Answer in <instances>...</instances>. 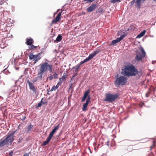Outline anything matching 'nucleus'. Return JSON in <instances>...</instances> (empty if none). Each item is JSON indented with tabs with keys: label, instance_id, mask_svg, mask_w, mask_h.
I'll list each match as a JSON object with an SVG mask.
<instances>
[{
	"label": "nucleus",
	"instance_id": "1",
	"mask_svg": "<svg viewBox=\"0 0 156 156\" xmlns=\"http://www.w3.org/2000/svg\"><path fill=\"white\" fill-rule=\"evenodd\" d=\"M52 70V66L49 64L47 62H45L40 65V67L38 70L37 76V79L41 80H42L45 75V73L49 71L51 73Z\"/></svg>",
	"mask_w": 156,
	"mask_h": 156
},
{
	"label": "nucleus",
	"instance_id": "2",
	"mask_svg": "<svg viewBox=\"0 0 156 156\" xmlns=\"http://www.w3.org/2000/svg\"><path fill=\"white\" fill-rule=\"evenodd\" d=\"M122 71V74L128 77L137 75L140 77L142 74L141 71H138L132 64L126 66Z\"/></svg>",
	"mask_w": 156,
	"mask_h": 156
},
{
	"label": "nucleus",
	"instance_id": "3",
	"mask_svg": "<svg viewBox=\"0 0 156 156\" xmlns=\"http://www.w3.org/2000/svg\"><path fill=\"white\" fill-rule=\"evenodd\" d=\"M100 51V50L99 49H98L97 51H94L93 54H90L85 59H84L83 61H81L75 67H73V68H74L75 69V73L76 74L74 75L73 76H76L78 72V70L81 65L91 59L94 56L98 54Z\"/></svg>",
	"mask_w": 156,
	"mask_h": 156
},
{
	"label": "nucleus",
	"instance_id": "4",
	"mask_svg": "<svg viewBox=\"0 0 156 156\" xmlns=\"http://www.w3.org/2000/svg\"><path fill=\"white\" fill-rule=\"evenodd\" d=\"M15 132L16 131H14L10 134H7L5 139L0 140V147L8 145L9 144H11L14 140V135Z\"/></svg>",
	"mask_w": 156,
	"mask_h": 156
},
{
	"label": "nucleus",
	"instance_id": "5",
	"mask_svg": "<svg viewBox=\"0 0 156 156\" xmlns=\"http://www.w3.org/2000/svg\"><path fill=\"white\" fill-rule=\"evenodd\" d=\"M105 95V97L104 100V101H108L109 103L114 101L119 98V95L117 93L114 94L108 93L106 94Z\"/></svg>",
	"mask_w": 156,
	"mask_h": 156
},
{
	"label": "nucleus",
	"instance_id": "6",
	"mask_svg": "<svg viewBox=\"0 0 156 156\" xmlns=\"http://www.w3.org/2000/svg\"><path fill=\"white\" fill-rule=\"evenodd\" d=\"M127 78L123 76H121L117 78L115 82V84L116 87L125 85L127 83Z\"/></svg>",
	"mask_w": 156,
	"mask_h": 156
},
{
	"label": "nucleus",
	"instance_id": "7",
	"mask_svg": "<svg viewBox=\"0 0 156 156\" xmlns=\"http://www.w3.org/2000/svg\"><path fill=\"white\" fill-rule=\"evenodd\" d=\"M146 53L143 48L141 49V52H138L136 55L135 60L137 62L142 61V59L145 56Z\"/></svg>",
	"mask_w": 156,
	"mask_h": 156
},
{
	"label": "nucleus",
	"instance_id": "8",
	"mask_svg": "<svg viewBox=\"0 0 156 156\" xmlns=\"http://www.w3.org/2000/svg\"><path fill=\"white\" fill-rule=\"evenodd\" d=\"M27 82L28 83L30 89L32 90L33 91V94L34 95H37V89L35 87L33 83L32 82H30L29 80L27 81Z\"/></svg>",
	"mask_w": 156,
	"mask_h": 156
},
{
	"label": "nucleus",
	"instance_id": "9",
	"mask_svg": "<svg viewBox=\"0 0 156 156\" xmlns=\"http://www.w3.org/2000/svg\"><path fill=\"white\" fill-rule=\"evenodd\" d=\"M41 53H40L38 55H34L33 53H31L29 55V58L30 59H34L35 60H36V61H38L41 58V57L39 56Z\"/></svg>",
	"mask_w": 156,
	"mask_h": 156
},
{
	"label": "nucleus",
	"instance_id": "10",
	"mask_svg": "<svg viewBox=\"0 0 156 156\" xmlns=\"http://www.w3.org/2000/svg\"><path fill=\"white\" fill-rule=\"evenodd\" d=\"M62 12L59 13L56 17V18L54 19L51 22L52 24H56L58 22H59L61 19L60 17L61 16Z\"/></svg>",
	"mask_w": 156,
	"mask_h": 156
},
{
	"label": "nucleus",
	"instance_id": "11",
	"mask_svg": "<svg viewBox=\"0 0 156 156\" xmlns=\"http://www.w3.org/2000/svg\"><path fill=\"white\" fill-rule=\"evenodd\" d=\"M125 36L124 35H122L120 37L112 41L111 45H114L122 40Z\"/></svg>",
	"mask_w": 156,
	"mask_h": 156
},
{
	"label": "nucleus",
	"instance_id": "12",
	"mask_svg": "<svg viewBox=\"0 0 156 156\" xmlns=\"http://www.w3.org/2000/svg\"><path fill=\"white\" fill-rule=\"evenodd\" d=\"M97 5L96 4H94L90 5L89 7L87 9V12H92L97 7Z\"/></svg>",
	"mask_w": 156,
	"mask_h": 156
},
{
	"label": "nucleus",
	"instance_id": "13",
	"mask_svg": "<svg viewBox=\"0 0 156 156\" xmlns=\"http://www.w3.org/2000/svg\"><path fill=\"white\" fill-rule=\"evenodd\" d=\"M67 75L66 73H64L62 77L59 79V81L58 83H60L61 84L62 83L65 82L67 77Z\"/></svg>",
	"mask_w": 156,
	"mask_h": 156
},
{
	"label": "nucleus",
	"instance_id": "14",
	"mask_svg": "<svg viewBox=\"0 0 156 156\" xmlns=\"http://www.w3.org/2000/svg\"><path fill=\"white\" fill-rule=\"evenodd\" d=\"M90 93V90L88 89L84 93L83 96V97L81 99L82 102H84L85 100L87 98L88 96V94Z\"/></svg>",
	"mask_w": 156,
	"mask_h": 156
},
{
	"label": "nucleus",
	"instance_id": "15",
	"mask_svg": "<svg viewBox=\"0 0 156 156\" xmlns=\"http://www.w3.org/2000/svg\"><path fill=\"white\" fill-rule=\"evenodd\" d=\"M34 41L32 38L27 39L26 44L28 45H31L34 43Z\"/></svg>",
	"mask_w": 156,
	"mask_h": 156
},
{
	"label": "nucleus",
	"instance_id": "16",
	"mask_svg": "<svg viewBox=\"0 0 156 156\" xmlns=\"http://www.w3.org/2000/svg\"><path fill=\"white\" fill-rule=\"evenodd\" d=\"M60 124H59L57 126L55 127L54 128L52 129L51 132L50 133V134L51 135L53 136L54 133L56 132L57 130L59 128V126Z\"/></svg>",
	"mask_w": 156,
	"mask_h": 156
},
{
	"label": "nucleus",
	"instance_id": "17",
	"mask_svg": "<svg viewBox=\"0 0 156 156\" xmlns=\"http://www.w3.org/2000/svg\"><path fill=\"white\" fill-rule=\"evenodd\" d=\"M146 32V30H144L142 31L139 34H138L137 37L140 38L143 36Z\"/></svg>",
	"mask_w": 156,
	"mask_h": 156
},
{
	"label": "nucleus",
	"instance_id": "18",
	"mask_svg": "<svg viewBox=\"0 0 156 156\" xmlns=\"http://www.w3.org/2000/svg\"><path fill=\"white\" fill-rule=\"evenodd\" d=\"M89 102L88 101H86V103L83 104V111H85L86 110Z\"/></svg>",
	"mask_w": 156,
	"mask_h": 156
},
{
	"label": "nucleus",
	"instance_id": "19",
	"mask_svg": "<svg viewBox=\"0 0 156 156\" xmlns=\"http://www.w3.org/2000/svg\"><path fill=\"white\" fill-rule=\"evenodd\" d=\"M37 46H35L34 45H32L29 47V49L30 50H34L37 48Z\"/></svg>",
	"mask_w": 156,
	"mask_h": 156
},
{
	"label": "nucleus",
	"instance_id": "20",
	"mask_svg": "<svg viewBox=\"0 0 156 156\" xmlns=\"http://www.w3.org/2000/svg\"><path fill=\"white\" fill-rule=\"evenodd\" d=\"M62 39V36L60 34L58 35V36L56 40L58 41H60Z\"/></svg>",
	"mask_w": 156,
	"mask_h": 156
},
{
	"label": "nucleus",
	"instance_id": "21",
	"mask_svg": "<svg viewBox=\"0 0 156 156\" xmlns=\"http://www.w3.org/2000/svg\"><path fill=\"white\" fill-rule=\"evenodd\" d=\"M33 126L31 124L29 125L27 127V131H29L30 130L33 128Z\"/></svg>",
	"mask_w": 156,
	"mask_h": 156
},
{
	"label": "nucleus",
	"instance_id": "22",
	"mask_svg": "<svg viewBox=\"0 0 156 156\" xmlns=\"http://www.w3.org/2000/svg\"><path fill=\"white\" fill-rule=\"evenodd\" d=\"M53 136L49 134V136L46 139V140L48 142H49V141L51 140V138H52Z\"/></svg>",
	"mask_w": 156,
	"mask_h": 156
},
{
	"label": "nucleus",
	"instance_id": "23",
	"mask_svg": "<svg viewBox=\"0 0 156 156\" xmlns=\"http://www.w3.org/2000/svg\"><path fill=\"white\" fill-rule=\"evenodd\" d=\"M54 78L53 75L51 74H50V75L47 78V79H49V80H51Z\"/></svg>",
	"mask_w": 156,
	"mask_h": 156
},
{
	"label": "nucleus",
	"instance_id": "24",
	"mask_svg": "<svg viewBox=\"0 0 156 156\" xmlns=\"http://www.w3.org/2000/svg\"><path fill=\"white\" fill-rule=\"evenodd\" d=\"M141 1H136V2L137 6L139 8H140V6Z\"/></svg>",
	"mask_w": 156,
	"mask_h": 156
},
{
	"label": "nucleus",
	"instance_id": "25",
	"mask_svg": "<svg viewBox=\"0 0 156 156\" xmlns=\"http://www.w3.org/2000/svg\"><path fill=\"white\" fill-rule=\"evenodd\" d=\"M58 74L56 73H55L53 74L54 78V79H57L58 78Z\"/></svg>",
	"mask_w": 156,
	"mask_h": 156
},
{
	"label": "nucleus",
	"instance_id": "26",
	"mask_svg": "<svg viewBox=\"0 0 156 156\" xmlns=\"http://www.w3.org/2000/svg\"><path fill=\"white\" fill-rule=\"evenodd\" d=\"M49 143V142H48L46 140L44 141L43 143L42 144V146H45L48 143Z\"/></svg>",
	"mask_w": 156,
	"mask_h": 156
},
{
	"label": "nucleus",
	"instance_id": "27",
	"mask_svg": "<svg viewBox=\"0 0 156 156\" xmlns=\"http://www.w3.org/2000/svg\"><path fill=\"white\" fill-rule=\"evenodd\" d=\"M26 118V117L25 115L24 116L23 115H21L20 116V119L23 121Z\"/></svg>",
	"mask_w": 156,
	"mask_h": 156
},
{
	"label": "nucleus",
	"instance_id": "28",
	"mask_svg": "<svg viewBox=\"0 0 156 156\" xmlns=\"http://www.w3.org/2000/svg\"><path fill=\"white\" fill-rule=\"evenodd\" d=\"M155 142L154 141H153V143H152V145H151V149L154 147L155 146Z\"/></svg>",
	"mask_w": 156,
	"mask_h": 156
},
{
	"label": "nucleus",
	"instance_id": "29",
	"mask_svg": "<svg viewBox=\"0 0 156 156\" xmlns=\"http://www.w3.org/2000/svg\"><path fill=\"white\" fill-rule=\"evenodd\" d=\"M56 89L55 87V86H53L51 90H50V91H52L53 90H55Z\"/></svg>",
	"mask_w": 156,
	"mask_h": 156
},
{
	"label": "nucleus",
	"instance_id": "30",
	"mask_svg": "<svg viewBox=\"0 0 156 156\" xmlns=\"http://www.w3.org/2000/svg\"><path fill=\"white\" fill-rule=\"evenodd\" d=\"M60 83H57V84L56 86H55V88H56V89H58V87H59V85H61V84H60Z\"/></svg>",
	"mask_w": 156,
	"mask_h": 156
},
{
	"label": "nucleus",
	"instance_id": "31",
	"mask_svg": "<svg viewBox=\"0 0 156 156\" xmlns=\"http://www.w3.org/2000/svg\"><path fill=\"white\" fill-rule=\"evenodd\" d=\"M87 99L86 100V101H88L90 102V96H88L87 97Z\"/></svg>",
	"mask_w": 156,
	"mask_h": 156
},
{
	"label": "nucleus",
	"instance_id": "32",
	"mask_svg": "<svg viewBox=\"0 0 156 156\" xmlns=\"http://www.w3.org/2000/svg\"><path fill=\"white\" fill-rule=\"evenodd\" d=\"M41 105H42L41 103L40 102L38 103L37 106H36V108H37L38 107H41Z\"/></svg>",
	"mask_w": 156,
	"mask_h": 156
},
{
	"label": "nucleus",
	"instance_id": "33",
	"mask_svg": "<svg viewBox=\"0 0 156 156\" xmlns=\"http://www.w3.org/2000/svg\"><path fill=\"white\" fill-rule=\"evenodd\" d=\"M121 1H111V3H115V2H116V1H117V2H120Z\"/></svg>",
	"mask_w": 156,
	"mask_h": 156
},
{
	"label": "nucleus",
	"instance_id": "34",
	"mask_svg": "<svg viewBox=\"0 0 156 156\" xmlns=\"http://www.w3.org/2000/svg\"><path fill=\"white\" fill-rule=\"evenodd\" d=\"M13 153V151H10L9 153V156H12Z\"/></svg>",
	"mask_w": 156,
	"mask_h": 156
},
{
	"label": "nucleus",
	"instance_id": "35",
	"mask_svg": "<svg viewBox=\"0 0 156 156\" xmlns=\"http://www.w3.org/2000/svg\"><path fill=\"white\" fill-rule=\"evenodd\" d=\"M135 1H132L130 2V3L131 4L130 5H132L134 4V3L135 2Z\"/></svg>",
	"mask_w": 156,
	"mask_h": 156
},
{
	"label": "nucleus",
	"instance_id": "36",
	"mask_svg": "<svg viewBox=\"0 0 156 156\" xmlns=\"http://www.w3.org/2000/svg\"><path fill=\"white\" fill-rule=\"evenodd\" d=\"M42 99H43V98H42L41 101V102H40L41 103L42 105H44V104H45V103L44 101H42Z\"/></svg>",
	"mask_w": 156,
	"mask_h": 156
},
{
	"label": "nucleus",
	"instance_id": "37",
	"mask_svg": "<svg viewBox=\"0 0 156 156\" xmlns=\"http://www.w3.org/2000/svg\"><path fill=\"white\" fill-rule=\"evenodd\" d=\"M23 156H29V154L27 153H26L24 154Z\"/></svg>",
	"mask_w": 156,
	"mask_h": 156
},
{
	"label": "nucleus",
	"instance_id": "38",
	"mask_svg": "<svg viewBox=\"0 0 156 156\" xmlns=\"http://www.w3.org/2000/svg\"><path fill=\"white\" fill-rule=\"evenodd\" d=\"M108 143H109V142L108 141H107V145L108 146H109V144H108Z\"/></svg>",
	"mask_w": 156,
	"mask_h": 156
},
{
	"label": "nucleus",
	"instance_id": "39",
	"mask_svg": "<svg viewBox=\"0 0 156 156\" xmlns=\"http://www.w3.org/2000/svg\"><path fill=\"white\" fill-rule=\"evenodd\" d=\"M89 1V2H92L93 1Z\"/></svg>",
	"mask_w": 156,
	"mask_h": 156
},
{
	"label": "nucleus",
	"instance_id": "40",
	"mask_svg": "<svg viewBox=\"0 0 156 156\" xmlns=\"http://www.w3.org/2000/svg\"><path fill=\"white\" fill-rule=\"evenodd\" d=\"M34 61H35L34 62V64H35V63H36V62H37V61H36V60H34Z\"/></svg>",
	"mask_w": 156,
	"mask_h": 156
},
{
	"label": "nucleus",
	"instance_id": "41",
	"mask_svg": "<svg viewBox=\"0 0 156 156\" xmlns=\"http://www.w3.org/2000/svg\"><path fill=\"white\" fill-rule=\"evenodd\" d=\"M130 27H131V29H133V27H133V26H131Z\"/></svg>",
	"mask_w": 156,
	"mask_h": 156
},
{
	"label": "nucleus",
	"instance_id": "42",
	"mask_svg": "<svg viewBox=\"0 0 156 156\" xmlns=\"http://www.w3.org/2000/svg\"><path fill=\"white\" fill-rule=\"evenodd\" d=\"M20 142V141H18V143H19Z\"/></svg>",
	"mask_w": 156,
	"mask_h": 156
}]
</instances>
